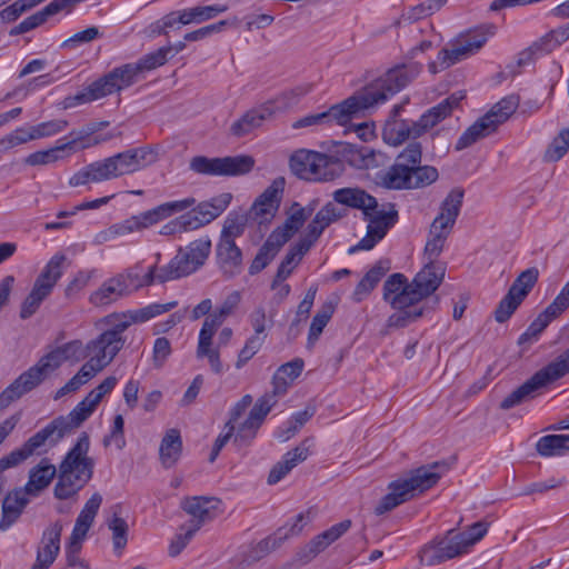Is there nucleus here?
<instances>
[{
    "mask_svg": "<svg viewBox=\"0 0 569 569\" xmlns=\"http://www.w3.org/2000/svg\"><path fill=\"white\" fill-rule=\"evenodd\" d=\"M211 252V240L201 237L179 248L171 261L161 267L160 283L186 277L202 267Z\"/></svg>",
    "mask_w": 569,
    "mask_h": 569,
    "instance_id": "nucleus-11",
    "label": "nucleus"
},
{
    "mask_svg": "<svg viewBox=\"0 0 569 569\" xmlns=\"http://www.w3.org/2000/svg\"><path fill=\"white\" fill-rule=\"evenodd\" d=\"M29 501V496L21 488H16L6 495L0 519L1 531L8 530L19 520Z\"/></svg>",
    "mask_w": 569,
    "mask_h": 569,
    "instance_id": "nucleus-30",
    "label": "nucleus"
},
{
    "mask_svg": "<svg viewBox=\"0 0 569 569\" xmlns=\"http://www.w3.org/2000/svg\"><path fill=\"white\" fill-rule=\"evenodd\" d=\"M422 144L410 141L398 154L396 162L381 176V183L388 189H418L433 183L438 170L432 166H421Z\"/></svg>",
    "mask_w": 569,
    "mask_h": 569,
    "instance_id": "nucleus-4",
    "label": "nucleus"
},
{
    "mask_svg": "<svg viewBox=\"0 0 569 569\" xmlns=\"http://www.w3.org/2000/svg\"><path fill=\"white\" fill-rule=\"evenodd\" d=\"M86 359L83 345L79 340H73L57 347L41 357L37 365L43 369L48 377L56 371L64 361L71 360L79 362Z\"/></svg>",
    "mask_w": 569,
    "mask_h": 569,
    "instance_id": "nucleus-25",
    "label": "nucleus"
},
{
    "mask_svg": "<svg viewBox=\"0 0 569 569\" xmlns=\"http://www.w3.org/2000/svg\"><path fill=\"white\" fill-rule=\"evenodd\" d=\"M496 31L495 26H481L473 30H469L466 33L459 34L456 40L459 41L472 56L478 52L483 44L487 42L490 36H493Z\"/></svg>",
    "mask_w": 569,
    "mask_h": 569,
    "instance_id": "nucleus-44",
    "label": "nucleus"
},
{
    "mask_svg": "<svg viewBox=\"0 0 569 569\" xmlns=\"http://www.w3.org/2000/svg\"><path fill=\"white\" fill-rule=\"evenodd\" d=\"M290 169L295 176L308 181H330L342 173V162L326 153L301 149L290 157Z\"/></svg>",
    "mask_w": 569,
    "mask_h": 569,
    "instance_id": "nucleus-9",
    "label": "nucleus"
},
{
    "mask_svg": "<svg viewBox=\"0 0 569 569\" xmlns=\"http://www.w3.org/2000/svg\"><path fill=\"white\" fill-rule=\"evenodd\" d=\"M462 96L456 93L440 101L437 106L428 109L417 121L421 134L431 130L446 118L450 117L452 111L457 109L462 100Z\"/></svg>",
    "mask_w": 569,
    "mask_h": 569,
    "instance_id": "nucleus-29",
    "label": "nucleus"
},
{
    "mask_svg": "<svg viewBox=\"0 0 569 569\" xmlns=\"http://www.w3.org/2000/svg\"><path fill=\"white\" fill-rule=\"evenodd\" d=\"M333 200L340 204L359 209L362 212L371 209L369 206L373 203L371 194L360 188H341L333 192Z\"/></svg>",
    "mask_w": 569,
    "mask_h": 569,
    "instance_id": "nucleus-39",
    "label": "nucleus"
},
{
    "mask_svg": "<svg viewBox=\"0 0 569 569\" xmlns=\"http://www.w3.org/2000/svg\"><path fill=\"white\" fill-rule=\"evenodd\" d=\"M335 312V306L331 302H326L321 306L315 315L308 333V343L313 345L322 333L325 327L330 321Z\"/></svg>",
    "mask_w": 569,
    "mask_h": 569,
    "instance_id": "nucleus-49",
    "label": "nucleus"
},
{
    "mask_svg": "<svg viewBox=\"0 0 569 569\" xmlns=\"http://www.w3.org/2000/svg\"><path fill=\"white\" fill-rule=\"evenodd\" d=\"M569 39V23L563 27H560L556 30H552L548 34H546L540 43H535L533 49L539 50L542 46H545L546 51H551L555 47L561 44L562 42Z\"/></svg>",
    "mask_w": 569,
    "mask_h": 569,
    "instance_id": "nucleus-64",
    "label": "nucleus"
},
{
    "mask_svg": "<svg viewBox=\"0 0 569 569\" xmlns=\"http://www.w3.org/2000/svg\"><path fill=\"white\" fill-rule=\"evenodd\" d=\"M217 264L223 277L231 279L242 269V251L230 240H219L216 247Z\"/></svg>",
    "mask_w": 569,
    "mask_h": 569,
    "instance_id": "nucleus-28",
    "label": "nucleus"
},
{
    "mask_svg": "<svg viewBox=\"0 0 569 569\" xmlns=\"http://www.w3.org/2000/svg\"><path fill=\"white\" fill-rule=\"evenodd\" d=\"M496 130L493 122L486 120L485 116H482L461 134L456 143V150H463L480 139L490 136Z\"/></svg>",
    "mask_w": 569,
    "mask_h": 569,
    "instance_id": "nucleus-41",
    "label": "nucleus"
},
{
    "mask_svg": "<svg viewBox=\"0 0 569 569\" xmlns=\"http://www.w3.org/2000/svg\"><path fill=\"white\" fill-rule=\"evenodd\" d=\"M284 188V179L277 178L254 201L251 213L260 218V222L268 220L277 212Z\"/></svg>",
    "mask_w": 569,
    "mask_h": 569,
    "instance_id": "nucleus-27",
    "label": "nucleus"
},
{
    "mask_svg": "<svg viewBox=\"0 0 569 569\" xmlns=\"http://www.w3.org/2000/svg\"><path fill=\"white\" fill-rule=\"evenodd\" d=\"M388 270L389 267L383 264L382 261L377 262L356 286L352 293L353 300L360 302L368 297Z\"/></svg>",
    "mask_w": 569,
    "mask_h": 569,
    "instance_id": "nucleus-40",
    "label": "nucleus"
},
{
    "mask_svg": "<svg viewBox=\"0 0 569 569\" xmlns=\"http://www.w3.org/2000/svg\"><path fill=\"white\" fill-rule=\"evenodd\" d=\"M346 211L339 209L333 202L326 203L315 216V223L323 229L345 217Z\"/></svg>",
    "mask_w": 569,
    "mask_h": 569,
    "instance_id": "nucleus-61",
    "label": "nucleus"
},
{
    "mask_svg": "<svg viewBox=\"0 0 569 569\" xmlns=\"http://www.w3.org/2000/svg\"><path fill=\"white\" fill-rule=\"evenodd\" d=\"M219 505V500L216 498L206 497H193L187 499L182 508L183 510L192 516L189 521H201V526L212 520L216 517V509Z\"/></svg>",
    "mask_w": 569,
    "mask_h": 569,
    "instance_id": "nucleus-36",
    "label": "nucleus"
},
{
    "mask_svg": "<svg viewBox=\"0 0 569 569\" xmlns=\"http://www.w3.org/2000/svg\"><path fill=\"white\" fill-rule=\"evenodd\" d=\"M420 72L416 64L390 69L382 78L351 96L359 112L386 102L390 97L408 86Z\"/></svg>",
    "mask_w": 569,
    "mask_h": 569,
    "instance_id": "nucleus-7",
    "label": "nucleus"
},
{
    "mask_svg": "<svg viewBox=\"0 0 569 569\" xmlns=\"http://www.w3.org/2000/svg\"><path fill=\"white\" fill-rule=\"evenodd\" d=\"M468 553L460 536L450 529L442 537H436L420 551L421 562L426 566H437L453 558Z\"/></svg>",
    "mask_w": 569,
    "mask_h": 569,
    "instance_id": "nucleus-15",
    "label": "nucleus"
},
{
    "mask_svg": "<svg viewBox=\"0 0 569 569\" xmlns=\"http://www.w3.org/2000/svg\"><path fill=\"white\" fill-rule=\"evenodd\" d=\"M102 503V496L98 492L93 493L86 502L84 507L78 515L73 530L69 541L73 545H80L84 540L89 529L93 525L94 518Z\"/></svg>",
    "mask_w": 569,
    "mask_h": 569,
    "instance_id": "nucleus-31",
    "label": "nucleus"
},
{
    "mask_svg": "<svg viewBox=\"0 0 569 569\" xmlns=\"http://www.w3.org/2000/svg\"><path fill=\"white\" fill-rule=\"evenodd\" d=\"M569 151V129H562L545 151L543 159L547 162L560 160Z\"/></svg>",
    "mask_w": 569,
    "mask_h": 569,
    "instance_id": "nucleus-54",
    "label": "nucleus"
},
{
    "mask_svg": "<svg viewBox=\"0 0 569 569\" xmlns=\"http://www.w3.org/2000/svg\"><path fill=\"white\" fill-rule=\"evenodd\" d=\"M559 316L560 313L558 311H556L551 306H548L519 337L518 343L522 346L536 341L548 325Z\"/></svg>",
    "mask_w": 569,
    "mask_h": 569,
    "instance_id": "nucleus-43",
    "label": "nucleus"
},
{
    "mask_svg": "<svg viewBox=\"0 0 569 569\" xmlns=\"http://www.w3.org/2000/svg\"><path fill=\"white\" fill-rule=\"evenodd\" d=\"M97 406L84 397L67 416H59L46 427L37 431L26 442L32 455L46 453L48 448L56 447L64 437L73 433L96 410Z\"/></svg>",
    "mask_w": 569,
    "mask_h": 569,
    "instance_id": "nucleus-6",
    "label": "nucleus"
},
{
    "mask_svg": "<svg viewBox=\"0 0 569 569\" xmlns=\"http://www.w3.org/2000/svg\"><path fill=\"white\" fill-rule=\"evenodd\" d=\"M402 109L403 104L393 106L383 126L382 139L389 146L398 147L422 136L417 120L400 118Z\"/></svg>",
    "mask_w": 569,
    "mask_h": 569,
    "instance_id": "nucleus-18",
    "label": "nucleus"
},
{
    "mask_svg": "<svg viewBox=\"0 0 569 569\" xmlns=\"http://www.w3.org/2000/svg\"><path fill=\"white\" fill-rule=\"evenodd\" d=\"M170 48H159L153 52L144 54L140 58L136 63H126L128 71L136 82L137 77L144 72L153 70L158 67L163 66L168 61V57L170 54Z\"/></svg>",
    "mask_w": 569,
    "mask_h": 569,
    "instance_id": "nucleus-38",
    "label": "nucleus"
},
{
    "mask_svg": "<svg viewBox=\"0 0 569 569\" xmlns=\"http://www.w3.org/2000/svg\"><path fill=\"white\" fill-rule=\"evenodd\" d=\"M465 191L461 188H453L441 202L440 212L433 219L429 234L443 237L445 240L450 236L463 202Z\"/></svg>",
    "mask_w": 569,
    "mask_h": 569,
    "instance_id": "nucleus-19",
    "label": "nucleus"
},
{
    "mask_svg": "<svg viewBox=\"0 0 569 569\" xmlns=\"http://www.w3.org/2000/svg\"><path fill=\"white\" fill-rule=\"evenodd\" d=\"M102 33L100 32L98 27H89L86 30L79 31L66 39L61 44V49L72 50L78 48L81 44L89 43L98 38H101Z\"/></svg>",
    "mask_w": 569,
    "mask_h": 569,
    "instance_id": "nucleus-57",
    "label": "nucleus"
},
{
    "mask_svg": "<svg viewBox=\"0 0 569 569\" xmlns=\"http://www.w3.org/2000/svg\"><path fill=\"white\" fill-rule=\"evenodd\" d=\"M216 332L217 331L202 325L199 331L197 357L207 358L211 370L217 375H221L223 372V366L220 359V352L218 348L212 347Z\"/></svg>",
    "mask_w": 569,
    "mask_h": 569,
    "instance_id": "nucleus-34",
    "label": "nucleus"
},
{
    "mask_svg": "<svg viewBox=\"0 0 569 569\" xmlns=\"http://www.w3.org/2000/svg\"><path fill=\"white\" fill-rule=\"evenodd\" d=\"M127 295L128 293L118 277L114 276L106 280L94 292H92L89 301L97 307L108 306Z\"/></svg>",
    "mask_w": 569,
    "mask_h": 569,
    "instance_id": "nucleus-37",
    "label": "nucleus"
},
{
    "mask_svg": "<svg viewBox=\"0 0 569 569\" xmlns=\"http://www.w3.org/2000/svg\"><path fill=\"white\" fill-rule=\"evenodd\" d=\"M569 372V348L542 369L538 370L530 379L516 390L510 392L500 402V409L509 410L528 400L536 398L539 390L549 383L560 379Z\"/></svg>",
    "mask_w": 569,
    "mask_h": 569,
    "instance_id": "nucleus-8",
    "label": "nucleus"
},
{
    "mask_svg": "<svg viewBox=\"0 0 569 569\" xmlns=\"http://www.w3.org/2000/svg\"><path fill=\"white\" fill-rule=\"evenodd\" d=\"M253 167L254 159L248 154L222 158L196 156L189 163L190 170L206 176H242L250 172Z\"/></svg>",
    "mask_w": 569,
    "mask_h": 569,
    "instance_id": "nucleus-14",
    "label": "nucleus"
},
{
    "mask_svg": "<svg viewBox=\"0 0 569 569\" xmlns=\"http://www.w3.org/2000/svg\"><path fill=\"white\" fill-rule=\"evenodd\" d=\"M369 207L371 209H366L362 212L363 220L368 222L367 233L357 246L349 249L350 253L357 250L372 249L399 220L398 210L391 202L379 203L373 198V203H370Z\"/></svg>",
    "mask_w": 569,
    "mask_h": 569,
    "instance_id": "nucleus-12",
    "label": "nucleus"
},
{
    "mask_svg": "<svg viewBox=\"0 0 569 569\" xmlns=\"http://www.w3.org/2000/svg\"><path fill=\"white\" fill-rule=\"evenodd\" d=\"M443 272H437L428 262L411 282L402 273H392L383 283V300L395 312L389 316V328H405L423 316L422 300L433 293L442 281Z\"/></svg>",
    "mask_w": 569,
    "mask_h": 569,
    "instance_id": "nucleus-2",
    "label": "nucleus"
},
{
    "mask_svg": "<svg viewBox=\"0 0 569 569\" xmlns=\"http://www.w3.org/2000/svg\"><path fill=\"white\" fill-rule=\"evenodd\" d=\"M54 14H57V12L54 11L51 3H48L43 9L27 17L23 21L12 28L10 30V36H18L29 32L44 23L49 17Z\"/></svg>",
    "mask_w": 569,
    "mask_h": 569,
    "instance_id": "nucleus-50",
    "label": "nucleus"
},
{
    "mask_svg": "<svg viewBox=\"0 0 569 569\" xmlns=\"http://www.w3.org/2000/svg\"><path fill=\"white\" fill-rule=\"evenodd\" d=\"M276 403L277 399H273V396H268L264 393L256 401L246 420L249 421V423H253L260 428L264 418L276 406Z\"/></svg>",
    "mask_w": 569,
    "mask_h": 569,
    "instance_id": "nucleus-55",
    "label": "nucleus"
},
{
    "mask_svg": "<svg viewBox=\"0 0 569 569\" xmlns=\"http://www.w3.org/2000/svg\"><path fill=\"white\" fill-rule=\"evenodd\" d=\"M194 202L196 199L193 197H188L181 200H173L161 203L140 214L132 216L123 220L127 228V232L129 234L136 231H140L167 218H170L176 213L187 211V209L192 207Z\"/></svg>",
    "mask_w": 569,
    "mask_h": 569,
    "instance_id": "nucleus-16",
    "label": "nucleus"
},
{
    "mask_svg": "<svg viewBox=\"0 0 569 569\" xmlns=\"http://www.w3.org/2000/svg\"><path fill=\"white\" fill-rule=\"evenodd\" d=\"M521 302L522 301L520 299L508 291L495 311L496 321L499 323L506 322L513 315Z\"/></svg>",
    "mask_w": 569,
    "mask_h": 569,
    "instance_id": "nucleus-60",
    "label": "nucleus"
},
{
    "mask_svg": "<svg viewBox=\"0 0 569 569\" xmlns=\"http://www.w3.org/2000/svg\"><path fill=\"white\" fill-rule=\"evenodd\" d=\"M266 340L263 337L250 336L242 349L239 351L234 363L237 369H241L249 360H251L262 348Z\"/></svg>",
    "mask_w": 569,
    "mask_h": 569,
    "instance_id": "nucleus-58",
    "label": "nucleus"
},
{
    "mask_svg": "<svg viewBox=\"0 0 569 569\" xmlns=\"http://www.w3.org/2000/svg\"><path fill=\"white\" fill-rule=\"evenodd\" d=\"M227 9L226 6L220 4L194 7L182 10V18L180 19L183 26L192 22H202L217 17L219 13L227 11Z\"/></svg>",
    "mask_w": 569,
    "mask_h": 569,
    "instance_id": "nucleus-48",
    "label": "nucleus"
},
{
    "mask_svg": "<svg viewBox=\"0 0 569 569\" xmlns=\"http://www.w3.org/2000/svg\"><path fill=\"white\" fill-rule=\"evenodd\" d=\"M286 539L287 533L280 535V532H277L272 536H268L259 542L239 550V552L230 560V563L233 569H242L251 566L279 548Z\"/></svg>",
    "mask_w": 569,
    "mask_h": 569,
    "instance_id": "nucleus-23",
    "label": "nucleus"
},
{
    "mask_svg": "<svg viewBox=\"0 0 569 569\" xmlns=\"http://www.w3.org/2000/svg\"><path fill=\"white\" fill-rule=\"evenodd\" d=\"M112 517L107 520V526L112 532V542L116 550H122L128 542L129 526L121 517V505H114L111 508Z\"/></svg>",
    "mask_w": 569,
    "mask_h": 569,
    "instance_id": "nucleus-46",
    "label": "nucleus"
},
{
    "mask_svg": "<svg viewBox=\"0 0 569 569\" xmlns=\"http://www.w3.org/2000/svg\"><path fill=\"white\" fill-rule=\"evenodd\" d=\"M48 375L37 363L21 373L0 393V411L8 408L13 401L40 386Z\"/></svg>",
    "mask_w": 569,
    "mask_h": 569,
    "instance_id": "nucleus-20",
    "label": "nucleus"
},
{
    "mask_svg": "<svg viewBox=\"0 0 569 569\" xmlns=\"http://www.w3.org/2000/svg\"><path fill=\"white\" fill-rule=\"evenodd\" d=\"M177 306V301L168 303H150L141 309L121 313H111L102 319V322L110 326V332L117 333L122 338L124 332L132 323L146 322L159 315L166 313Z\"/></svg>",
    "mask_w": 569,
    "mask_h": 569,
    "instance_id": "nucleus-17",
    "label": "nucleus"
},
{
    "mask_svg": "<svg viewBox=\"0 0 569 569\" xmlns=\"http://www.w3.org/2000/svg\"><path fill=\"white\" fill-rule=\"evenodd\" d=\"M90 438L81 432L76 443L69 449L59 467L42 458L29 470L28 481L20 487L29 497H38L57 477L53 496L58 500L77 498L78 493L92 479L94 459L89 456Z\"/></svg>",
    "mask_w": 569,
    "mask_h": 569,
    "instance_id": "nucleus-1",
    "label": "nucleus"
},
{
    "mask_svg": "<svg viewBox=\"0 0 569 569\" xmlns=\"http://www.w3.org/2000/svg\"><path fill=\"white\" fill-rule=\"evenodd\" d=\"M448 469L449 465L446 461H436L413 469L408 478L391 481L388 485L389 492L375 507V513L381 516L429 490Z\"/></svg>",
    "mask_w": 569,
    "mask_h": 569,
    "instance_id": "nucleus-5",
    "label": "nucleus"
},
{
    "mask_svg": "<svg viewBox=\"0 0 569 569\" xmlns=\"http://www.w3.org/2000/svg\"><path fill=\"white\" fill-rule=\"evenodd\" d=\"M470 56L469 51L455 39L450 43V48H443L439 51L437 61L431 62L429 69L431 72H437V66H439L441 70H445Z\"/></svg>",
    "mask_w": 569,
    "mask_h": 569,
    "instance_id": "nucleus-42",
    "label": "nucleus"
},
{
    "mask_svg": "<svg viewBox=\"0 0 569 569\" xmlns=\"http://www.w3.org/2000/svg\"><path fill=\"white\" fill-rule=\"evenodd\" d=\"M123 345V338H118L117 333L110 332L109 329L104 330L83 346L86 358L89 360L80 368L77 376L87 383L114 359Z\"/></svg>",
    "mask_w": 569,
    "mask_h": 569,
    "instance_id": "nucleus-10",
    "label": "nucleus"
},
{
    "mask_svg": "<svg viewBox=\"0 0 569 569\" xmlns=\"http://www.w3.org/2000/svg\"><path fill=\"white\" fill-rule=\"evenodd\" d=\"M61 532L62 523L60 521H56L44 529L37 548L36 562L30 569H49L52 566L60 552Z\"/></svg>",
    "mask_w": 569,
    "mask_h": 569,
    "instance_id": "nucleus-24",
    "label": "nucleus"
},
{
    "mask_svg": "<svg viewBox=\"0 0 569 569\" xmlns=\"http://www.w3.org/2000/svg\"><path fill=\"white\" fill-rule=\"evenodd\" d=\"M248 321L253 330L252 336L263 337V340L267 339L268 330H270L274 323L273 315H267L262 306H258L250 312Z\"/></svg>",
    "mask_w": 569,
    "mask_h": 569,
    "instance_id": "nucleus-51",
    "label": "nucleus"
},
{
    "mask_svg": "<svg viewBox=\"0 0 569 569\" xmlns=\"http://www.w3.org/2000/svg\"><path fill=\"white\" fill-rule=\"evenodd\" d=\"M305 254L306 253H299L298 246L295 244L290 247L286 257L278 267L276 277L271 284L272 289H276L279 282H283L292 273L293 269L299 264Z\"/></svg>",
    "mask_w": 569,
    "mask_h": 569,
    "instance_id": "nucleus-52",
    "label": "nucleus"
},
{
    "mask_svg": "<svg viewBox=\"0 0 569 569\" xmlns=\"http://www.w3.org/2000/svg\"><path fill=\"white\" fill-rule=\"evenodd\" d=\"M539 278V270L536 267L523 270L509 288V292L521 301L529 295Z\"/></svg>",
    "mask_w": 569,
    "mask_h": 569,
    "instance_id": "nucleus-47",
    "label": "nucleus"
},
{
    "mask_svg": "<svg viewBox=\"0 0 569 569\" xmlns=\"http://www.w3.org/2000/svg\"><path fill=\"white\" fill-rule=\"evenodd\" d=\"M182 452V439L180 431L176 428L169 429L160 443L159 457L162 466L172 468L179 460Z\"/></svg>",
    "mask_w": 569,
    "mask_h": 569,
    "instance_id": "nucleus-35",
    "label": "nucleus"
},
{
    "mask_svg": "<svg viewBox=\"0 0 569 569\" xmlns=\"http://www.w3.org/2000/svg\"><path fill=\"white\" fill-rule=\"evenodd\" d=\"M34 140L32 129L18 128L0 139V148L3 151Z\"/></svg>",
    "mask_w": 569,
    "mask_h": 569,
    "instance_id": "nucleus-62",
    "label": "nucleus"
},
{
    "mask_svg": "<svg viewBox=\"0 0 569 569\" xmlns=\"http://www.w3.org/2000/svg\"><path fill=\"white\" fill-rule=\"evenodd\" d=\"M159 261L160 253H157L156 262L149 267L144 274H141L142 268L140 263H137L134 267L117 274L126 292L129 295L142 287L151 286L156 281L160 282L159 276L161 274V268H158Z\"/></svg>",
    "mask_w": 569,
    "mask_h": 569,
    "instance_id": "nucleus-26",
    "label": "nucleus"
},
{
    "mask_svg": "<svg viewBox=\"0 0 569 569\" xmlns=\"http://www.w3.org/2000/svg\"><path fill=\"white\" fill-rule=\"evenodd\" d=\"M63 152H66V150L62 143H60L48 150H40L30 153L28 157L24 158V163L32 167L47 166L63 159Z\"/></svg>",
    "mask_w": 569,
    "mask_h": 569,
    "instance_id": "nucleus-53",
    "label": "nucleus"
},
{
    "mask_svg": "<svg viewBox=\"0 0 569 569\" xmlns=\"http://www.w3.org/2000/svg\"><path fill=\"white\" fill-rule=\"evenodd\" d=\"M355 99L349 97L339 104L332 106L328 111L306 116L292 123L293 129L307 128L317 126L320 123H337L339 126H346L352 118L358 114V111L353 103Z\"/></svg>",
    "mask_w": 569,
    "mask_h": 569,
    "instance_id": "nucleus-22",
    "label": "nucleus"
},
{
    "mask_svg": "<svg viewBox=\"0 0 569 569\" xmlns=\"http://www.w3.org/2000/svg\"><path fill=\"white\" fill-rule=\"evenodd\" d=\"M231 200L230 193H222L211 201H203L196 206V203L188 208L183 218L186 219L187 228L197 230L218 218L229 206Z\"/></svg>",
    "mask_w": 569,
    "mask_h": 569,
    "instance_id": "nucleus-21",
    "label": "nucleus"
},
{
    "mask_svg": "<svg viewBox=\"0 0 569 569\" xmlns=\"http://www.w3.org/2000/svg\"><path fill=\"white\" fill-rule=\"evenodd\" d=\"M66 263L67 256L64 253L59 252L53 254L37 277L33 286L50 296L54 286L63 274L67 267Z\"/></svg>",
    "mask_w": 569,
    "mask_h": 569,
    "instance_id": "nucleus-32",
    "label": "nucleus"
},
{
    "mask_svg": "<svg viewBox=\"0 0 569 569\" xmlns=\"http://www.w3.org/2000/svg\"><path fill=\"white\" fill-rule=\"evenodd\" d=\"M246 224H247L246 216L230 214L224 221L219 240H230V242H234V240L237 238H239L243 234Z\"/></svg>",
    "mask_w": 569,
    "mask_h": 569,
    "instance_id": "nucleus-56",
    "label": "nucleus"
},
{
    "mask_svg": "<svg viewBox=\"0 0 569 569\" xmlns=\"http://www.w3.org/2000/svg\"><path fill=\"white\" fill-rule=\"evenodd\" d=\"M124 64L114 68L102 78L93 81L84 91L68 97L64 100L66 108H72L78 104L91 102L134 83Z\"/></svg>",
    "mask_w": 569,
    "mask_h": 569,
    "instance_id": "nucleus-13",
    "label": "nucleus"
},
{
    "mask_svg": "<svg viewBox=\"0 0 569 569\" xmlns=\"http://www.w3.org/2000/svg\"><path fill=\"white\" fill-rule=\"evenodd\" d=\"M518 106V96L505 97L485 114V119L493 122V127L498 129L500 124L506 122L516 112Z\"/></svg>",
    "mask_w": 569,
    "mask_h": 569,
    "instance_id": "nucleus-45",
    "label": "nucleus"
},
{
    "mask_svg": "<svg viewBox=\"0 0 569 569\" xmlns=\"http://www.w3.org/2000/svg\"><path fill=\"white\" fill-rule=\"evenodd\" d=\"M156 160L157 154L149 147L128 149L81 168L69 179V184L80 187L116 179L136 172Z\"/></svg>",
    "mask_w": 569,
    "mask_h": 569,
    "instance_id": "nucleus-3",
    "label": "nucleus"
},
{
    "mask_svg": "<svg viewBox=\"0 0 569 569\" xmlns=\"http://www.w3.org/2000/svg\"><path fill=\"white\" fill-rule=\"evenodd\" d=\"M312 209L301 207L299 203H295L291 207L289 217L282 224L288 231L295 234L305 223V221L311 214Z\"/></svg>",
    "mask_w": 569,
    "mask_h": 569,
    "instance_id": "nucleus-63",
    "label": "nucleus"
},
{
    "mask_svg": "<svg viewBox=\"0 0 569 569\" xmlns=\"http://www.w3.org/2000/svg\"><path fill=\"white\" fill-rule=\"evenodd\" d=\"M49 295L44 293L37 287H32L30 293L26 297L21 305L20 318L28 319L33 316L39 309L42 301L48 298Z\"/></svg>",
    "mask_w": 569,
    "mask_h": 569,
    "instance_id": "nucleus-59",
    "label": "nucleus"
},
{
    "mask_svg": "<svg viewBox=\"0 0 569 569\" xmlns=\"http://www.w3.org/2000/svg\"><path fill=\"white\" fill-rule=\"evenodd\" d=\"M273 110L270 104H263L259 108L247 111L240 119L230 127V132L234 137H244L259 128L264 120L270 118Z\"/></svg>",
    "mask_w": 569,
    "mask_h": 569,
    "instance_id": "nucleus-33",
    "label": "nucleus"
}]
</instances>
